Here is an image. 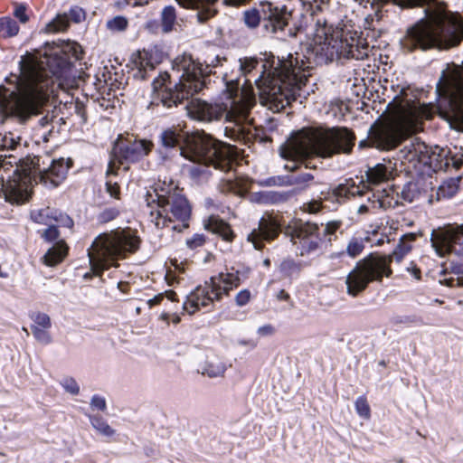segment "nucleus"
<instances>
[{
  "label": "nucleus",
  "mask_w": 463,
  "mask_h": 463,
  "mask_svg": "<svg viewBox=\"0 0 463 463\" xmlns=\"http://www.w3.org/2000/svg\"><path fill=\"white\" fill-rule=\"evenodd\" d=\"M75 71L64 50L50 54L27 53L20 61V76L10 88L0 87V125L14 116L24 122L40 109L54 92V85L71 88L75 83Z\"/></svg>",
  "instance_id": "1"
},
{
  "label": "nucleus",
  "mask_w": 463,
  "mask_h": 463,
  "mask_svg": "<svg viewBox=\"0 0 463 463\" xmlns=\"http://www.w3.org/2000/svg\"><path fill=\"white\" fill-rule=\"evenodd\" d=\"M180 151L182 156L193 163L187 165V171L195 183L207 181L211 175L210 167L213 166L226 173V176L221 179L219 184L222 193H241L240 182L235 173L231 171L237 156L234 146L202 133L191 137L187 141V146L181 147Z\"/></svg>",
  "instance_id": "2"
},
{
  "label": "nucleus",
  "mask_w": 463,
  "mask_h": 463,
  "mask_svg": "<svg viewBox=\"0 0 463 463\" xmlns=\"http://www.w3.org/2000/svg\"><path fill=\"white\" fill-rule=\"evenodd\" d=\"M226 90L220 101L209 103L199 99H192L186 106L188 115L196 120L211 122L225 116V135L231 139H240L249 131L251 124L249 115L254 106L250 90H238L233 80L224 76Z\"/></svg>",
  "instance_id": "3"
},
{
  "label": "nucleus",
  "mask_w": 463,
  "mask_h": 463,
  "mask_svg": "<svg viewBox=\"0 0 463 463\" xmlns=\"http://www.w3.org/2000/svg\"><path fill=\"white\" fill-rule=\"evenodd\" d=\"M311 69L312 61L303 54H288L286 60H278L267 76L263 71L254 79L261 102L275 111L289 105L300 95Z\"/></svg>",
  "instance_id": "4"
},
{
  "label": "nucleus",
  "mask_w": 463,
  "mask_h": 463,
  "mask_svg": "<svg viewBox=\"0 0 463 463\" xmlns=\"http://www.w3.org/2000/svg\"><path fill=\"white\" fill-rule=\"evenodd\" d=\"M362 34L346 17L338 22L319 17L314 27V52L318 61L325 63L340 58L364 60L371 49Z\"/></svg>",
  "instance_id": "5"
},
{
  "label": "nucleus",
  "mask_w": 463,
  "mask_h": 463,
  "mask_svg": "<svg viewBox=\"0 0 463 463\" xmlns=\"http://www.w3.org/2000/svg\"><path fill=\"white\" fill-rule=\"evenodd\" d=\"M354 144V136L345 128H306L280 146L282 158L292 161L285 167L290 171L298 168L297 162L312 155L330 157L335 154L349 153Z\"/></svg>",
  "instance_id": "6"
},
{
  "label": "nucleus",
  "mask_w": 463,
  "mask_h": 463,
  "mask_svg": "<svg viewBox=\"0 0 463 463\" xmlns=\"http://www.w3.org/2000/svg\"><path fill=\"white\" fill-rule=\"evenodd\" d=\"M225 61L218 55L209 56L203 68L189 54L177 56L173 61L171 74L164 72L154 80V90L157 93L162 104L171 108L201 90L204 84L203 77L212 73V68L222 65Z\"/></svg>",
  "instance_id": "7"
},
{
  "label": "nucleus",
  "mask_w": 463,
  "mask_h": 463,
  "mask_svg": "<svg viewBox=\"0 0 463 463\" xmlns=\"http://www.w3.org/2000/svg\"><path fill=\"white\" fill-rule=\"evenodd\" d=\"M33 167L19 168L0 156V192L13 203H23L30 197L33 181L43 183L47 187L58 186L65 178L70 168L64 158L52 160L48 168H40V159L33 161Z\"/></svg>",
  "instance_id": "8"
},
{
  "label": "nucleus",
  "mask_w": 463,
  "mask_h": 463,
  "mask_svg": "<svg viewBox=\"0 0 463 463\" xmlns=\"http://www.w3.org/2000/svg\"><path fill=\"white\" fill-rule=\"evenodd\" d=\"M463 39V21L458 14L449 13L439 6L430 12L427 20H422L410 28L402 40L404 49L412 51L419 47L448 49Z\"/></svg>",
  "instance_id": "9"
},
{
  "label": "nucleus",
  "mask_w": 463,
  "mask_h": 463,
  "mask_svg": "<svg viewBox=\"0 0 463 463\" xmlns=\"http://www.w3.org/2000/svg\"><path fill=\"white\" fill-rule=\"evenodd\" d=\"M139 245V237L129 228L99 234L87 250L90 272L85 273L83 278L101 277L110 268H118V261L137 250Z\"/></svg>",
  "instance_id": "10"
},
{
  "label": "nucleus",
  "mask_w": 463,
  "mask_h": 463,
  "mask_svg": "<svg viewBox=\"0 0 463 463\" xmlns=\"http://www.w3.org/2000/svg\"><path fill=\"white\" fill-rule=\"evenodd\" d=\"M417 233L410 232L402 235L393 250L388 256L370 254L356 262L354 269L348 273L345 279L346 292L351 297H356L363 292L373 281H382L383 277H390L392 269L390 264L392 260L401 262L411 250L412 243Z\"/></svg>",
  "instance_id": "11"
},
{
  "label": "nucleus",
  "mask_w": 463,
  "mask_h": 463,
  "mask_svg": "<svg viewBox=\"0 0 463 463\" xmlns=\"http://www.w3.org/2000/svg\"><path fill=\"white\" fill-rule=\"evenodd\" d=\"M145 201L146 213L156 228L182 232L188 227L192 207L177 188L165 190L156 186L147 190Z\"/></svg>",
  "instance_id": "12"
},
{
  "label": "nucleus",
  "mask_w": 463,
  "mask_h": 463,
  "mask_svg": "<svg viewBox=\"0 0 463 463\" xmlns=\"http://www.w3.org/2000/svg\"><path fill=\"white\" fill-rule=\"evenodd\" d=\"M437 92L441 98L437 107L421 104L414 113L420 118L430 119L435 110L449 122L463 123V73L458 66L448 65L437 83Z\"/></svg>",
  "instance_id": "13"
},
{
  "label": "nucleus",
  "mask_w": 463,
  "mask_h": 463,
  "mask_svg": "<svg viewBox=\"0 0 463 463\" xmlns=\"http://www.w3.org/2000/svg\"><path fill=\"white\" fill-rule=\"evenodd\" d=\"M430 241L439 257L453 253L460 258L458 261H451L449 264L451 272L457 275V278L439 279V283L449 288H463V225L433 231Z\"/></svg>",
  "instance_id": "14"
},
{
  "label": "nucleus",
  "mask_w": 463,
  "mask_h": 463,
  "mask_svg": "<svg viewBox=\"0 0 463 463\" xmlns=\"http://www.w3.org/2000/svg\"><path fill=\"white\" fill-rule=\"evenodd\" d=\"M449 154L448 149L438 146L429 147L418 138L411 139L401 150L402 157L414 167L417 164H421L435 172L446 171L449 168Z\"/></svg>",
  "instance_id": "15"
},
{
  "label": "nucleus",
  "mask_w": 463,
  "mask_h": 463,
  "mask_svg": "<svg viewBox=\"0 0 463 463\" xmlns=\"http://www.w3.org/2000/svg\"><path fill=\"white\" fill-rule=\"evenodd\" d=\"M153 146L150 141L145 139H124L119 136L113 148V158L109 164L107 175L109 176L115 172L116 164L134 163L146 156Z\"/></svg>",
  "instance_id": "16"
},
{
  "label": "nucleus",
  "mask_w": 463,
  "mask_h": 463,
  "mask_svg": "<svg viewBox=\"0 0 463 463\" xmlns=\"http://www.w3.org/2000/svg\"><path fill=\"white\" fill-rule=\"evenodd\" d=\"M402 138V130L393 124H374L368 133V140H363L359 146L366 143L382 150H390L395 147Z\"/></svg>",
  "instance_id": "17"
},
{
  "label": "nucleus",
  "mask_w": 463,
  "mask_h": 463,
  "mask_svg": "<svg viewBox=\"0 0 463 463\" xmlns=\"http://www.w3.org/2000/svg\"><path fill=\"white\" fill-rule=\"evenodd\" d=\"M321 241L319 227L312 222L300 223L294 229L291 235V241L300 256H306L316 251Z\"/></svg>",
  "instance_id": "18"
},
{
  "label": "nucleus",
  "mask_w": 463,
  "mask_h": 463,
  "mask_svg": "<svg viewBox=\"0 0 463 463\" xmlns=\"http://www.w3.org/2000/svg\"><path fill=\"white\" fill-rule=\"evenodd\" d=\"M260 6L265 28L273 33L283 31L291 16L288 8L285 5L281 7L275 6L269 2H262Z\"/></svg>",
  "instance_id": "19"
},
{
  "label": "nucleus",
  "mask_w": 463,
  "mask_h": 463,
  "mask_svg": "<svg viewBox=\"0 0 463 463\" xmlns=\"http://www.w3.org/2000/svg\"><path fill=\"white\" fill-rule=\"evenodd\" d=\"M279 232V224L270 217H262L257 229H253L248 235L247 241L251 242L254 249L261 250L263 241L273 240Z\"/></svg>",
  "instance_id": "20"
},
{
  "label": "nucleus",
  "mask_w": 463,
  "mask_h": 463,
  "mask_svg": "<svg viewBox=\"0 0 463 463\" xmlns=\"http://www.w3.org/2000/svg\"><path fill=\"white\" fill-rule=\"evenodd\" d=\"M211 287L205 282L203 286H198L187 297L183 304V308L189 315L194 314L201 307H209L216 298H213Z\"/></svg>",
  "instance_id": "21"
},
{
  "label": "nucleus",
  "mask_w": 463,
  "mask_h": 463,
  "mask_svg": "<svg viewBox=\"0 0 463 463\" xmlns=\"http://www.w3.org/2000/svg\"><path fill=\"white\" fill-rule=\"evenodd\" d=\"M392 192V190L386 191V189H383L378 194H373L372 198L369 197L365 203L357 208V213L360 215L374 214L379 209L395 208L398 205V199L394 198L392 194H391Z\"/></svg>",
  "instance_id": "22"
},
{
  "label": "nucleus",
  "mask_w": 463,
  "mask_h": 463,
  "mask_svg": "<svg viewBox=\"0 0 463 463\" xmlns=\"http://www.w3.org/2000/svg\"><path fill=\"white\" fill-rule=\"evenodd\" d=\"M213 291V298L220 299L223 295H228L231 290L237 288L241 283L239 271L222 272L216 277H212L207 281Z\"/></svg>",
  "instance_id": "23"
},
{
  "label": "nucleus",
  "mask_w": 463,
  "mask_h": 463,
  "mask_svg": "<svg viewBox=\"0 0 463 463\" xmlns=\"http://www.w3.org/2000/svg\"><path fill=\"white\" fill-rule=\"evenodd\" d=\"M132 61L137 70L136 77L145 79L147 72L153 71L160 60L156 50H143L133 56Z\"/></svg>",
  "instance_id": "24"
},
{
  "label": "nucleus",
  "mask_w": 463,
  "mask_h": 463,
  "mask_svg": "<svg viewBox=\"0 0 463 463\" xmlns=\"http://www.w3.org/2000/svg\"><path fill=\"white\" fill-rule=\"evenodd\" d=\"M31 217L33 222L44 225L61 223L62 226L68 228H71L73 225V221L68 215L59 213L50 207L32 212Z\"/></svg>",
  "instance_id": "25"
},
{
  "label": "nucleus",
  "mask_w": 463,
  "mask_h": 463,
  "mask_svg": "<svg viewBox=\"0 0 463 463\" xmlns=\"http://www.w3.org/2000/svg\"><path fill=\"white\" fill-rule=\"evenodd\" d=\"M184 8L196 11V17L203 23L216 13L215 4L218 0H175Z\"/></svg>",
  "instance_id": "26"
},
{
  "label": "nucleus",
  "mask_w": 463,
  "mask_h": 463,
  "mask_svg": "<svg viewBox=\"0 0 463 463\" xmlns=\"http://www.w3.org/2000/svg\"><path fill=\"white\" fill-rule=\"evenodd\" d=\"M238 70L241 76H243L246 78L245 80V85L249 84V86H242L241 89L239 88V80L238 79H233L232 77H229L227 73L223 75H227L228 79H232L234 87L238 89L239 91L241 90H250L253 91L252 86H251V80L248 77L251 74V72L258 67L259 65V60L255 57H243L240 58L238 60ZM254 94V92H252ZM253 99H255V95H253Z\"/></svg>",
  "instance_id": "27"
},
{
  "label": "nucleus",
  "mask_w": 463,
  "mask_h": 463,
  "mask_svg": "<svg viewBox=\"0 0 463 463\" xmlns=\"http://www.w3.org/2000/svg\"><path fill=\"white\" fill-rule=\"evenodd\" d=\"M392 171V167L391 165L377 164L373 167H369L366 171V182L368 184H379L389 179Z\"/></svg>",
  "instance_id": "28"
},
{
  "label": "nucleus",
  "mask_w": 463,
  "mask_h": 463,
  "mask_svg": "<svg viewBox=\"0 0 463 463\" xmlns=\"http://www.w3.org/2000/svg\"><path fill=\"white\" fill-rule=\"evenodd\" d=\"M68 246L64 241H58L43 256V262L47 266H55L67 255Z\"/></svg>",
  "instance_id": "29"
},
{
  "label": "nucleus",
  "mask_w": 463,
  "mask_h": 463,
  "mask_svg": "<svg viewBox=\"0 0 463 463\" xmlns=\"http://www.w3.org/2000/svg\"><path fill=\"white\" fill-rule=\"evenodd\" d=\"M226 369L227 366L224 362L220 358L214 357L205 361L201 366V373L210 378H215L223 376Z\"/></svg>",
  "instance_id": "30"
},
{
  "label": "nucleus",
  "mask_w": 463,
  "mask_h": 463,
  "mask_svg": "<svg viewBox=\"0 0 463 463\" xmlns=\"http://www.w3.org/2000/svg\"><path fill=\"white\" fill-rule=\"evenodd\" d=\"M392 190V193L394 198L398 199V204L400 203V198L407 203L413 202L416 198H418L420 192L417 188V184L414 183H407L404 184L401 192L395 191L393 188H390L387 191Z\"/></svg>",
  "instance_id": "31"
},
{
  "label": "nucleus",
  "mask_w": 463,
  "mask_h": 463,
  "mask_svg": "<svg viewBox=\"0 0 463 463\" xmlns=\"http://www.w3.org/2000/svg\"><path fill=\"white\" fill-rule=\"evenodd\" d=\"M461 183V176L449 178L439 185L438 194L442 197H452L459 189Z\"/></svg>",
  "instance_id": "32"
},
{
  "label": "nucleus",
  "mask_w": 463,
  "mask_h": 463,
  "mask_svg": "<svg viewBox=\"0 0 463 463\" xmlns=\"http://www.w3.org/2000/svg\"><path fill=\"white\" fill-rule=\"evenodd\" d=\"M209 229L218 234L226 241H232L234 234L230 225L220 220H213L209 223Z\"/></svg>",
  "instance_id": "33"
},
{
  "label": "nucleus",
  "mask_w": 463,
  "mask_h": 463,
  "mask_svg": "<svg viewBox=\"0 0 463 463\" xmlns=\"http://www.w3.org/2000/svg\"><path fill=\"white\" fill-rule=\"evenodd\" d=\"M336 197H350L363 194V189L354 184L353 180L339 184L334 191Z\"/></svg>",
  "instance_id": "34"
},
{
  "label": "nucleus",
  "mask_w": 463,
  "mask_h": 463,
  "mask_svg": "<svg viewBox=\"0 0 463 463\" xmlns=\"http://www.w3.org/2000/svg\"><path fill=\"white\" fill-rule=\"evenodd\" d=\"M91 426L100 435L105 437H111L115 434V430L112 429L107 420L100 416H89Z\"/></svg>",
  "instance_id": "35"
},
{
  "label": "nucleus",
  "mask_w": 463,
  "mask_h": 463,
  "mask_svg": "<svg viewBox=\"0 0 463 463\" xmlns=\"http://www.w3.org/2000/svg\"><path fill=\"white\" fill-rule=\"evenodd\" d=\"M176 20L175 10L173 6H165L161 14V25L164 33H169L173 30Z\"/></svg>",
  "instance_id": "36"
},
{
  "label": "nucleus",
  "mask_w": 463,
  "mask_h": 463,
  "mask_svg": "<svg viewBox=\"0 0 463 463\" xmlns=\"http://www.w3.org/2000/svg\"><path fill=\"white\" fill-rule=\"evenodd\" d=\"M70 22L67 14H58L52 21L45 26L47 33H60L65 31L69 27Z\"/></svg>",
  "instance_id": "37"
},
{
  "label": "nucleus",
  "mask_w": 463,
  "mask_h": 463,
  "mask_svg": "<svg viewBox=\"0 0 463 463\" xmlns=\"http://www.w3.org/2000/svg\"><path fill=\"white\" fill-rule=\"evenodd\" d=\"M19 32L17 23L10 17H3L0 19V33L4 37H13Z\"/></svg>",
  "instance_id": "38"
},
{
  "label": "nucleus",
  "mask_w": 463,
  "mask_h": 463,
  "mask_svg": "<svg viewBox=\"0 0 463 463\" xmlns=\"http://www.w3.org/2000/svg\"><path fill=\"white\" fill-rule=\"evenodd\" d=\"M21 137L15 135L14 133L8 132L2 134L0 133V148L12 150L16 147V146L20 143Z\"/></svg>",
  "instance_id": "39"
},
{
  "label": "nucleus",
  "mask_w": 463,
  "mask_h": 463,
  "mask_svg": "<svg viewBox=\"0 0 463 463\" xmlns=\"http://www.w3.org/2000/svg\"><path fill=\"white\" fill-rule=\"evenodd\" d=\"M162 145L166 148H173L179 144L180 136L173 129H166L160 135Z\"/></svg>",
  "instance_id": "40"
},
{
  "label": "nucleus",
  "mask_w": 463,
  "mask_h": 463,
  "mask_svg": "<svg viewBox=\"0 0 463 463\" xmlns=\"http://www.w3.org/2000/svg\"><path fill=\"white\" fill-rule=\"evenodd\" d=\"M364 249V240L363 238H352L346 246V253L351 258L359 256Z\"/></svg>",
  "instance_id": "41"
},
{
  "label": "nucleus",
  "mask_w": 463,
  "mask_h": 463,
  "mask_svg": "<svg viewBox=\"0 0 463 463\" xmlns=\"http://www.w3.org/2000/svg\"><path fill=\"white\" fill-rule=\"evenodd\" d=\"M314 176L310 173L299 174L288 181L290 185H296L298 189L304 190L308 187L313 181Z\"/></svg>",
  "instance_id": "42"
},
{
  "label": "nucleus",
  "mask_w": 463,
  "mask_h": 463,
  "mask_svg": "<svg viewBox=\"0 0 463 463\" xmlns=\"http://www.w3.org/2000/svg\"><path fill=\"white\" fill-rule=\"evenodd\" d=\"M165 298L170 301H177L176 293L174 290H165L164 293H159L154 298L148 299L146 304L149 308H151L156 305H159Z\"/></svg>",
  "instance_id": "43"
},
{
  "label": "nucleus",
  "mask_w": 463,
  "mask_h": 463,
  "mask_svg": "<svg viewBox=\"0 0 463 463\" xmlns=\"http://www.w3.org/2000/svg\"><path fill=\"white\" fill-rule=\"evenodd\" d=\"M355 411L357 414L364 418V419H369L371 416V409L367 402V400L364 396H360L356 399L355 403Z\"/></svg>",
  "instance_id": "44"
},
{
  "label": "nucleus",
  "mask_w": 463,
  "mask_h": 463,
  "mask_svg": "<svg viewBox=\"0 0 463 463\" xmlns=\"http://www.w3.org/2000/svg\"><path fill=\"white\" fill-rule=\"evenodd\" d=\"M33 336L42 344L48 345L52 342V337L48 332L49 328L40 326H31Z\"/></svg>",
  "instance_id": "45"
},
{
  "label": "nucleus",
  "mask_w": 463,
  "mask_h": 463,
  "mask_svg": "<svg viewBox=\"0 0 463 463\" xmlns=\"http://www.w3.org/2000/svg\"><path fill=\"white\" fill-rule=\"evenodd\" d=\"M107 27L115 32H122L128 27V20L124 16H116L107 22Z\"/></svg>",
  "instance_id": "46"
},
{
  "label": "nucleus",
  "mask_w": 463,
  "mask_h": 463,
  "mask_svg": "<svg viewBox=\"0 0 463 463\" xmlns=\"http://www.w3.org/2000/svg\"><path fill=\"white\" fill-rule=\"evenodd\" d=\"M61 385L66 392L71 395H77L80 393V386L72 377L63 378L61 381Z\"/></svg>",
  "instance_id": "47"
},
{
  "label": "nucleus",
  "mask_w": 463,
  "mask_h": 463,
  "mask_svg": "<svg viewBox=\"0 0 463 463\" xmlns=\"http://www.w3.org/2000/svg\"><path fill=\"white\" fill-rule=\"evenodd\" d=\"M260 21V14L256 9L245 11L244 22L250 28H256Z\"/></svg>",
  "instance_id": "48"
},
{
  "label": "nucleus",
  "mask_w": 463,
  "mask_h": 463,
  "mask_svg": "<svg viewBox=\"0 0 463 463\" xmlns=\"http://www.w3.org/2000/svg\"><path fill=\"white\" fill-rule=\"evenodd\" d=\"M33 325L32 326H40L43 328H50L52 326L50 317L45 313H36L33 317Z\"/></svg>",
  "instance_id": "49"
},
{
  "label": "nucleus",
  "mask_w": 463,
  "mask_h": 463,
  "mask_svg": "<svg viewBox=\"0 0 463 463\" xmlns=\"http://www.w3.org/2000/svg\"><path fill=\"white\" fill-rule=\"evenodd\" d=\"M58 225H61V223H53L47 225L48 228L44 231L43 236L48 241H53L57 240L60 236L59 231L57 229Z\"/></svg>",
  "instance_id": "50"
},
{
  "label": "nucleus",
  "mask_w": 463,
  "mask_h": 463,
  "mask_svg": "<svg viewBox=\"0 0 463 463\" xmlns=\"http://www.w3.org/2000/svg\"><path fill=\"white\" fill-rule=\"evenodd\" d=\"M67 15L69 17V21L71 20L74 23H80L85 19V12L82 8L79 6L71 7Z\"/></svg>",
  "instance_id": "51"
},
{
  "label": "nucleus",
  "mask_w": 463,
  "mask_h": 463,
  "mask_svg": "<svg viewBox=\"0 0 463 463\" xmlns=\"http://www.w3.org/2000/svg\"><path fill=\"white\" fill-rule=\"evenodd\" d=\"M90 404L93 410H98L101 411H104L107 408L105 398L98 394H95L91 397Z\"/></svg>",
  "instance_id": "52"
},
{
  "label": "nucleus",
  "mask_w": 463,
  "mask_h": 463,
  "mask_svg": "<svg viewBox=\"0 0 463 463\" xmlns=\"http://www.w3.org/2000/svg\"><path fill=\"white\" fill-rule=\"evenodd\" d=\"M250 297H251V295H250V290H248V289H241L235 296L236 305L239 306V307L245 306L246 304L249 303V301L250 299Z\"/></svg>",
  "instance_id": "53"
},
{
  "label": "nucleus",
  "mask_w": 463,
  "mask_h": 463,
  "mask_svg": "<svg viewBox=\"0 0 463 463\" xmlns=\"http://www.w3.org/2000/svg\"><path fill=\"white\" fill-rule=\"evenodd\" d=\"M340 226H341L340 221L328 222L325 226L322 224L323 234L325 236H331V235L335 234V232L340 228Z\"/></svg>",
  "instance_id": "54"
},
{
  "label": "nucleus",
  "mask_w": 463,
  "mask_h": 463,
  "mask_svg": "<svg viewBox=\"0 0 463 463\" xmlns=\"http://www.w3.org/2000/svg\"><path fill=\"white\" fill-rule=\"evenodd\" d=\"M205 238L203 234H194L192 238L188 239L186 241V245L190 249H196L198 247H201L204 244Z\"/></svg>",
  "instance_id": "55"
},
{
  "label": "nucleus",
  "mask_w": 463,
  "mask_h": 463,
  "mask_svg": "<svg viewBox=\"0 0 463 463\" xmlns=\"http://www.w3.org/2000/svg\"><path fill=\"white\" fill-rule=\"evenodd\" d=\"M106 189L108 194L113 198H118L120 194V188L117 182H114L111 179H109L106 182Z\"/></svg>",
  "instance_id": "56"
},
{
  "label": "nucleus",
  "mask_w": 463,
  "mask_h": 463,
  "mask_svg": "<svg viewBox=\"0 0 463 463\" xmlns=\"http://www.w3.org/2000/svg\"><path fill=\"white\" fill-rule=\"evenodd\" d=\"M281 270L288 273V275L293 272H298L300 270L299 266L293 260H287L281 263Z\"/></svg>",
  "instance_id": "57"
},
{
  "label": "nucleus",
  "mask_w": 463,
  "mask_h": 463,
  "mask_svg": "<svg viewBox=\"0 0 463 463\" xmlns=\"http://www.w3.org/2000/svg\"><path fill=\"white\" fill-rule=\"evenodd\" d=\"M398 323L404 324L406 326H420L422 325V320L416 316H404L399 317L397 320Z\"/></svg>",
  "instance_id": "58"
},
{
  "label": "nucleus",
  "mask_w": 463,
  "mask_h": 463,
  "mask_svg": "<svg viewBox=\"0 0 463 463\" xmlns=\"http://www.w3.org/2000/svg\"><path fill=\"white\" fill-rule=\"evenodd\" d=\"M375 16H377V14H375ZM373 21H374V15H371V14L367 15L364 21V29L365 31H371L372 32L371 37L376 38L377 34L374 32ZM366 36L367 37L370 36L369 33H367Z\"/></svg>",
  "instance_id": "59"
},
{
  "label": "nucleus",
  "mask_w": 463,
  "mask_h": 463,
  "mask_svg": "<svg viewBox=\"0 0 463 463\" xmlns=\"http://www.w3.org/2000/svg\"><path fill=\"white\" fill-rule=\"evenodd\" d=\"M118 214V211L116 209H106L102 212L100 214V220L102 222H109L113 219H115Z\"/></svg>",
  "instance_id": "60"
},
{
  "label": "nucleus",
  "mask_w": 463,
  "mask_h": 463,
  "mask_svg": "<svg viewBox=\"0 0 463 463\" xmlns=\"http://www.w3.org/2000/svg\"><path fill=\"white\" fill-rule=\"evenodd\" d=\"M463 164L461 156L449 154V167L451 165L455 169H459Z\"/></svg>",
  "instance_id": "61"
},
{
  "label": "nucleus",
  "mask_w": 463,
  "mask_h": 463,
  "mask_svg": "<svg viewBox=\"0 0 463 463\" xmlns=\"http://www.w3.org/2000/svg\"><path fill=\"white\" fill-rule=\"evenodd\" d=\"M14 14L17 19H19V21L21 23H26L28 21V16L26 14V9L23 5L16 7Z\"/></svg>",
  "instance_id": "62"
},
{
  "label": "nucleus",
  "mask_w": 463,
  "mask_h": 463,
  "mask_svg": "<svg viewBox=\"0 0 463 463\" xmlns=\"http://www.w3.org/2000/svg\"><path fill=\"white\" fill-rule=\"evenodd\" d=\"M274 332H275L274 327L269 324L261 326L257 330L258 335L260 336L271 335L274 334Z\"/></svg>",
  "instance_id": "63"
},
{
  "label": "nucleus",
  "mask_w": 463,
  "mask_h": 463,
  "mask_svg": "<svg viewBox=\"0 0 463 463\" xmlns=\"http://www.w3.org/2000/svg\"><path fill=\"white\" fill-rule=\"evenodd\" d=\"M250 0H224L223 3L225 5L238 7L243 5H246Z\"/></svg>",
  "instance_id": "64"
}]
</instances>
